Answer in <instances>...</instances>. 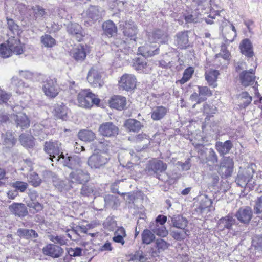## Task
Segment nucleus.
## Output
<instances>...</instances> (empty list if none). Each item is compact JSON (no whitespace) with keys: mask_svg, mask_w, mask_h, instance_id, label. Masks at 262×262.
<instances>
[{"mask_svg":"<svg viewBox=\"0 0 262 262\" xmlns=\"http://www.w3.org/2000/svg\"><path fill=\"white\" fill-rule=\"evenodd\" d=\"M253 164L248 166L243 171H239L236 179V184L242 187H247L252 189L256 185H260L262 183L260 176H254V169Z\"/></svg>","mask_w":262,"mask_h":262,"instance_id":"1","label":"nucleus"},{"mask_svg":"<svg viewBox=\"0 0 262 262\" xmlns=\"http://www.w3.org/2000/svg\"><path fill=\"white\" fill-rule=\"evenodd\" d=\"M43 150L49 156V159L52 161H53L54 159L58 162L64 159V156L62 151L61 143L58 141H46L44 144Z\"/></svg>","mask_w":262,"mask_h":262,"instance_id":"2","label":"nucleus"},{"mask_svg":"<svg viewBox=\"0 0 262 262\" xmlns=\"http://www.w3.org/2000/svg\"><path fill=\"white\" fill-rule=\"evenodd\" d=\"M138 52L141 56L133 60V66L137 71L143 69L147 64L146 57H150L158 54V51L156 50H148V45L139 47Z\"/></svg>","mask_w":262,"mask_h":262,"instance_id":"3","label":"nucleus"},{"mask_svg":"<svg viewBox=\"0 0 262 262\" xmlns=\"http://www.w3.org/2000/svg\"><path fill=\"white\" fill-rule=\"evenodd\" d=\"M79 105L84 108H90L93 104L98 105L100 100L96 95L89 90L81 91L78 95Z\"/></svg>","mask_w":262,"mask_h":262,"instance_id":"4","label":"nucleus"},{"mask_svg":"<svg viewBox=\"0 0 262 262\" xmlns=\"http://www.w3.org/2000/svg\"><path fill=\"white\" fill-rule=\"evenodd\" d=\"M167 36L162 31L156 29L150 32L148 34V41L145 46L148 45V50L157 49L159 52L157 43L165 42Z\"/></svg>","mask_w":262,"mask_h":262,"instance_id":"5","label":"nucleus"},{"mask_svg":"<svg viewBox=\"0 0 262 262\" xmlns=\"http://www.w3.org/2000/svg\"><path fill=\"white\" fill-rule=\"evenodd\" d=\"M108 162L105 154H94L88 160V165L92 169H98L104 166Z\"/></svg>","mask_w":262,"mask_h":262,"instance_id":"6","label":"nucleus"},{"mask_svg":"<svg viewBox=\"0 0 262 262\" xmlns=\"http://www.w3.org/2000/svg\"><path fill=\"white\" fill-rule=\"evenodd\" d=\"M12 55H19L24 52L25 46L21 42L20 38L15 36H10L6 41Z\"/></svg>","mask_w":262,"mask_h":262,"instance_id":"7","label":"nucleus"},{"mask_svg":"<svg viewBox=\"0 0 262 262\" xmlns=\"http://www.w3.org/2000/svg\"><path fill=\"white\" fill-rule=\"evenodd\" d=\"M43 91L46 96L54 98L59 92V88L54 79H47L42 86Z\"/></svg>","mask_w":262,"mask_h":262,"instance_id":"8","label":"nucleus"},{"mask_svg":"<svg viewBox=\"0 0 262 262\" xmlns=\"http://www.w3.org/2000/svg\"><path fill=\"white\" fill-rule=\"evenodd\" d=\"M136 83L137 80L134 75L125 74L121 77L119 86L120 89L128 91L136 88Z\"/></svg>","mask_w":262,"mask_h":262,"instance_id":"9","label":"nucleus"},{"mask_svg":"<svg viewBox=\"0 0 262 262\" xmlns=\"http://www.w3.org/2000/svg\"><path fill=\"white\" fill-rule=\"evenodd\" d=\"M125 36L136 41L137 29L134 22L132 21H122L120 25Z\"/></svg>","mask_w":262,"mask_h":262,"instance_id":"10","label":"nucleus"},{"mask_svg":"<svg viewBox=\"0 0 262 262\" xmlns=\"http://www.w3.org/2000/svg\"><path fill=\"white\" fill-rule=\"evenodd\" d=\"M166 169V164L157 159L150 160L146 167V170L151 174H158L159 173L165 171Z\"/></svg>","mask_w":262,"mask_h":262,"instance_id":"11","label":"nucleus"},{"mask_svg":"<svg viewBox=\"0 0 262 262\" xmlns=\"http://www.w3.org/2000/svg\"><path fill=\"white\" fill-rule=\"evenodd\" d=\"M233 159L229 157H224L220 164L219 172L222 177H230L233 172Z\"/></svg>","mask_w":262,"mask_h":262,"instance_id":"12","label":"nucleus"},{"mask_svg":"<svg viewBox=\"0 0 262 262\" xmlns=\"http://www.w3.org/2000/svg\"><path fill=\"white\" fill-rule=\"evenodd\" d=\"M256 67L255 66L253 69H250L249 70H244L240 73L239 79L243 86H248L254 83L256 79L255 75Z\"/></svg>","mask_w":262,"mask_h":262,"instance_id":"13","label":"nucleus"},{"mask_svg":"<svg viewBox=\"0 0 262 262\" xmlns=\"http://www.w3.org/2000/svg\"><path fill=\"white\" fill-rule=\"evenodd\" d=\"M87 80L88 82L93 87L100 88L103 84L99 72L94 67L92 68L89 71Z\"/></svg>","mask_w":262,"mask_h":262,"instance_id":"14","label":"nucleus"},{"mask_svg":"<svg viewBox=\"0 0 262 262\" xmlns=\"http://www.w3.org/2000/svg\"><path fill=\"white\" fill-rule=\"evenodd\" d=\"M98 131L102 136L111 137L118 134V128L112 122H107L100 125Z\"/></svg>","mask_w":262,"mask_h":262,"instance_id":"15","label":"nucleus"},{"mask_svg":"<svg viewBox=\"0 0 262 262\" xmlns=\"http://www.w3.org/2000/svg\"><path fill=\"white\" fill-rule=\"evenodd\" d=\"M69 178L72 182L82 184L89 181L90 176L88 172L80 169L73 170L69 175Z\"/></svg>","mask_w":262,"mask_h":262,"instance_id":"16","label":"nucleus"},{"mask_svg":"<svg viewBox=\"0 0 262 262\" xmlns=\"http://www.w3.org/2000/svg\"><path fill=\"white\" fill-rule=\"evenodd\" d=\"M42 252L45 255L56 258H58L62 255L63 252V250L59 246L55 244H49L43 248Z\"/></svg>","mask_w":262,"mask_h":262,"instance_id":"17","label":"nucleus"},{"mask_svg":"<svg viewBox=\"0 0 262 262\" xmlns=\"http://www.w3.org/2000/svg\"><path fill=\"white\" fill-rule=\"evenodd\" d=\"M60 162L62 163L64 166H67L73 170L80 169L79 167L82 164L81 158L77 156L68 157L67 158L64 157V159L61 160Z\"/></svg>","mask_w":262,"mask_h":262,"instance_id":"18","label":"nucleus"},{"mask_svg":"<svg viewBox=\"0 0 262 262\" xmlns=\"http://www.w3.org/2000/svg\"><path fill=\"white\" fill-rule=\"evenodd\" d=\"M236 216L241 223L247 224L252 216V209L249 207L241 208L237 212Z\"/></svg>","mask_w":262,"mask_h":262,"instance_id":"19","label":"nucleus"},{"mask_svg":"<svg viewBox=\"0 0 262 262\" xmlns=\"http://www.w3.org/2000/svg\"><path fill=\"white\" fill-rule=\"evenodd\" d=\"M11 84L16 87L15 91L18 94L28 93L31 91V88L29 85L26 84L17 77L14 76L12 78Z\"/></svg>","mask_w":262,"mask_h":262,"instance_id":"20","label":"nucleus"},{"mask_svg":"<svg viewBox=\"0 0 262 262\" xmlns=\"http://www.w3.org/2000/svg\"><path fill=\"white\" fill-rule=\"evenodd\" d=\"M235 223V219L230 215H228L219 220L217 228L219 230H224L225 229H229Z\"/></svg>","mask_w":262,"mask_h":262,"instance_id":"21","label":"nucleus"},{"mask_svg":"<svg viewBox=\"0 0 262 262\" xmlns=\"http://www.w3.org/2000/svg\"><path fill=\"white\" fill-rule=\"evenodd\" d=\"M109 104L111 107L121 110L126 105V98L121 96H114L110 100Z\"/></svg>","mask_w":262,"mask_h":262,"instance_id":"22","label":"nucleus"},{"mask_svg":"<svg viewBox=\"0 0 262 262\" xmlns=\"http://www.w3.org/2000/svg\"><path fill=\"white\" fill-rule=\"evenodd\" d=\"M68 32L73 35H75L76 39L80 41L82 40L83 37V31L81 27L78 24H71L67 27Z\"/></svg>","mask_w":262,"mask_h":262,"instance_id":"23","label":"nucleus"},{"mask_svg":"<svg viewBox=\"0 0 262 262\" xmlns=\"http://www.w3.org/2000/svg\"><path fill=\"white\" fill-rule=\"evenodd\" d=\"M72 57L77 61H82L86 57V53L84 46L79 45L71 51Z\"/></svg>","mask_w":262,"mask_h":262,"instance_id":"24","label":"nucleus"},{"mask_svg":"<svg viewBox=\"0 0 262 262\" xmlns=\"http://www.w3.org/2000/svg\"><path fill=\"white\" fill-rule=\"evenodd\" d=\"M222 31L225 38L229 42L233 41L236 36V31L235 27L229 23H228V24L226 25L225 29H222Z\"/></svg>","mask_w":262,"mask_h":262,"instance_id":"25","label":"nucleus"},{"mask_svg":"<svg viewBox=\"0 0 262 262\" xmlns=\"http://www.w3.org/2000/svg\"><path fill=\"white\" fill-rule=\"evenodd\" d=\"M10 211L18 216H25L27 213L26 206L22 203H14L9 206Z\"/></svg>","mask_w":262,"mask_h":262,"instance_id":"26","label":"nucleus"},{"mask_svg":"<svg viewBox=\"0 0 262 262\" xmlns=\"http://www.w3.org/2000/svg\"><path fill=\"white\" fill-rule=\"evenodd\" d=\"M167 111V108L162 106L155 107L151 113V117L155 121L160 120L166 115Z\"/></svg>","mask_w":262,"mask_h":262,"instance_id":"27","label":"nucleus"},{"mask_svg":"<svg viewBox=\"0 0 262 262\" xmlns=\"http://www.w3.org/2000/svg\"><path fill=\"white\" fill-rule=\"evenodd\" d=\"M68 107L63 104L55 106L53 111L54 116L57 119L66 120L68 118Z\"/></svg>","mask_w":262,"mask_h":262,"instance_id":"28","label":"nucleus"},{"mask_svg":"<svg viewBox=\"0 0 262 262\" xmlns=\"http://www.w3.org/2000/svg\"><path fill=\"white\" fill-rule=\"evenodd\" d=\"M239 48L242 54L251 57L253 55L252 47L251 42L248 39H245L241 42Z\"/></svg>","mask_w":262,"mask_h":262,"instance_id":"29","label":"nucleus"},{"mask_svg":"<svg viewBox=\"0 0 262 262\" xmlns=\"http://www.w3.org/2000/svg\"><path fill=\"white\" fill-rule=\"evenodd\" d=\"M232 147V144L230 140H227L224 143L219 141L215 144L216 149L221 155L228 153Z\"/></svg>","mask_w":262,"mask_h":262,"instance_id":"30","label":"nucleus"},{"mask_svg":"<svg viewBox=\"0 0 262 262\" xmlns=\"http://www.w3.org/2000/svg\"><path fill=\"white\" fill-rule=\"evenodd\" d=\"M219 75L218 71L215 70H210L207 71L205 73V79L209 85L213 88L217 86L216 80Z\"/></svg>","mask_w":262,"mask_h":262,"instance_id":"31","label":"nucleus"},{"mask_svg":"<svg viewBox=\"0 0 262 262\" xmlns=\"http://www.w3.org/2000/svg\"><path fill=\"white\" fill-rule=\"evenodd\" d=\"M13 117L17 126L22 128H27L29 126L30 120L25 114L19 113L17 115H14Z\"/></svg>","mask_w":262,"mask_h":262,"instance_id":"32","label":"nucleus"},{"mask_svg":"<svg viewBox=\"0 0 262 262\" xmlns=\"http://www.w3.org/2000/svg\"><path fill=\"white\" fill-rule=\"evenodd\" d=\"M171 222L173 227L181 230L186 229L185 227L188 223L185 218L179 215L173 216L171 217Z\"/></svg>","mask_w":262,"mask_h":262,"instance_id":"33","label":"nucleus"},{"mask_svg":"<svg viewBox=\"0 0 262 262\" xmlns=\"http://www.w3.org/2000/svg\"><path fill=\"white\" fill-rule=\"evenodd\" d=\"M16 135L12 132H7L5 134L2 135L3 144L7 148L13 147L16 142Z\"/></svg>","mask_w":262,"mask_h":262,"instance_id":"34","label":"nucleus"},{"mask_svg":"<svg viewBox=\"0 0 262 262\" xmlns=\"http://www.w3.org/2000/svg\"><path fill=\"white\" fill-rule=\"evenodd\" d=\"M124 125L129 131L134 132H139L143 127L140 122L133 119L127 120L124 123Z\"/></svg>","mask_w":262,"mask_h":262,"instance_id":"35","label":"nucleus"},{"mask_svg":"<svg viewBox=\"0 0 262 262\" xmlns=\"http://www.w3.org/2000/svg\"><path fill=\"white\" fill-rule=\"evenodd\" d=\"M176 42L180 48H184L188 43V36L187 32H181L177 34Z\"/></svg>","mask_w":262,"mask_h":262,"instance_id":"36","label":"nucleus"},{"mask_svg":"<svg viewBox=\"0 0 262 262\" xmlns=\"http://www.w3.org/2000/svg\"><path fill=\"white\" fill-rule=\"evenodd\" d=\"M149 227L153 233L159 236L164 237L168 235V232L164 225L152 224Z\"/></svg>","mask_w":262,"mask_h":262,"instance_id":"37","label":"nucleus"},{"mask_svg":"<svg viewBox=\"0 0 262 262\" xmlns=\"http://www.w3.org/2000/svg\"><path fill=\"white\" fill-rule=\"evenodd\" d=\"M20 141L21 145L26 148H32L34 145V138L30 135L23 134L20 136Z\"/></svg>","mask_w":262,"mask_h":262,"instance_id":"38","label":"nucleus"},{"mask_svg":"<svg viewBox=\"0 0 262 262\" xmlns=\"http://www.w3.org/2000/svg\"><path fill=\"white\" fill-rule=\"evenodd\" d=\"M17 234L25 238H35L37 237V234L32 229H19L17 231Z\"/></svg>","mask_w":262,"mask_h":262,"instance_id":"39","label":"nucleus"},{"mask_svg":"<svg viewBox=\"0 0 262 262\" xmlns=\"http://www.w3.org/2000/svg\"><path fill=\"white\" fill-rule=\"evenodd\" d=\"M79 139L85 142H91L96 138L95 134L91 130H82L78 133Z\"/></svg>","mask_w":262,"mask_h":262,"instance_id":"40","label":"nucleus"},{"mask_svg":"<svg viewBox=\"0 0 262 262\" xmlns=\"http://www.w3.org/2000/svg\"><path fill=\"white\" fill-rule=\"evenodd\" d=\"M103 29L107 35L113 36L117 33V29L112 21L108 20L103 24Z\"/></svg>","mask_w":262,"mask_h":262,"instance_id":"41","label":"nucleus"},{"mask_svg":"<svg viewBox=\"0 0 262 262\" xmlns=\"http://www.w3.org/2000/svg\"><path fill=\"white\" fill-rule=\"evenodd\" d=\"M142 241L143 244L149 245L155 239V236L153 232L149 229H145L141 234Z\"/></svg>","mask_w":262,"mask_h":262,"instance_id":"42","label":"nucleus"},{"mask_svg":"<svg viewBox=\"0 0 262 262\" xmlns=\"http://www.w3.org/2000/svg\"><path fill=\"white\" fill-rule=\"evenodd\" d=\"M238 99L239 105L246 107L251 103L252 97L247 92H244L239 95Z\"/></svg>","mask_w":262,"mask_h":262,"instance_id":"43","label":"nucleus"},{"mask_svg":"<svg viewBox=\"0 0 262 262\" xmlns=\"http://www.w3.org/2000/svg\"><path fill=\"white\" fill-rule=\"evenodd\" d=\"M8 28L14 35L19 36L22 32L20 27L12 19H7Z\"/></svg>","mask_w":262,"mask_h":262,"instance_id":"44","label":"nucleus"},{"mask_svg":"<svg viewBox=\"0 0 262 262\" xmlns=\"http://www.w3.org/2000/svg\"><path fill=\"white\" fill-rule=\"evenodd\" d=\"M42 46L46 48H52L56 45V40L51 35L45 34L40 38Z\"/></svg>","mask_w":262,"mask_h":262,"instance_id":"45","label":"nucleus"},{"mask_svg":"<svg viewBox=\"0 0 262 262\" xmlns=\"http://www.w3.org/2000/svg\"><path fill=\"white\" fill-rule=\"evenodd\" d=\"M86 15L92 21L97 20L100 16V11L96 6H91L86 11Z\"/></svg>","mask_w":262,"mask_h":262,"instance_id":"46","label":"nucleus"},{"mask_svg":"<svg viewBox=\"0 0 262 262\" xmlns=\"http://www.w3.org/2000/svg\"><path fill=\"white\" fill-rule=\"evenodd\" d=\"M48 238L54 244L60 245H67L68 241L63 236H59L56 234L49 235Z\"/></svg>","mask_w":262,"mask_h":262,"instance_id":"47","label":"nucleus"},{"mask_svg":"<svg viewBox=\"0 0 262 262\" xmlns=\"http://www.w3.org/2000/svg\"><path fill=\"white\" fill-rule=\"evenodd\" d=\"M147 260L146 255L142 251H136L134 254L130 255L129 261L146 262Z\"/></svg>","mask_w":262,"mask_h":262,"instance_id":"48","label":"nucleus"},{"mask_svg":"<svg viewBox=\"0 0 262 262\" xmlns=\"http://www.w3.org/2000/svg\"><path fill=\"white\" fill-rule=\"evenodd\" d=\"M190 233L189 230L184 229L181 231L173 230L171 231V236L176 240L185 239Z\"/></svg>","mask_w":262,"mask_h":262,"instance_id":"49","label":"nucleus"},{"mask_svg":"<svg viewBox=\"0 0 262 262\" xmlns=\"http://www.w3.org/2000/svg\"><path fill=\"white\" fill-rule=\"evenodd\" d=\"M41 182V179L36 172H33L30 173L28 178V182L33 187H36L39 186Z\"/></svg>","mask_w":262,"mask_h":262,"instance_id":"50","label":"nucleus"},{"mask_svg":"<svg viewBox=\"0 0 262 262\" xmlns=\"http://www.w3.org/2000/svg\"><path fill=\"white\" fill-rule=\"evenodd\" d=\"M12 55V54L7 46V42L0 44V56L4 58H8Z\"/></svg>","mask_w":262,"mask_h":262,"instance_id":"51","label":"nucleus"},{"mask_svg":"<svg viewBox=\"0 0 262 262\" xmlns=\"http://www.w3.org/2000/svg\"><path fill=\"white\" fill-rule=\"evenodd\" d=\"M104 200L105 205L112 208L116 207L118 201L116 196L111 194L106 195L104 198Z\"/></svg>","mask_w":262,"mask_h":262,"instance_id":"52","label":"nucleus"},{"mask_svg":"<svg viewBox=\"0 0 262 262\" xmlns=\"http://www.w3.org/2000/svg\"><path fill=\"white\" fill-rule=\"evenodd\" d=\"M45 127L40 124H36L33 127V133L35 136H38L40 140H42L47 136L44 129Z\"/></svg>","mask_w":262,"mask_h":262,"instance_id":"53","label":"nucleus"},{"mask_svg":"<svg viewBox=\"0 0 262 262\" xmlns=\"http://www.w3.org/2000/svg\"><path fill=\"white\" fill-rule=\"evenodd\" d=\"M222 57L225 60V64L227 63L230 58V53L227 50L225 45H223L221 46V51L219 54L216 55V58Z\"/></svg>","mask_w":262,"mask_h":262,"instance_id":"54","label":"nucleus"},{"mask_svg":"<svg viewBox=\"0 0 262 262\" xmlns=\"http://www.w3.org/2000/svg\"><path fill=\"white\" fill-rule=\"evenodd\" d=\"M155 244L157 252L159 253L165 251L169 246V244L162 238H158L156 240Z\"/></svg>","mask_w":262,"mask_h":262,"instance_id":"55","label":"nucleus"},{"mask_svg":"<svg viewBox=\"0 0 262 262\" xmlns=\"http://www.w3.org/2000/svg\"><path fill=\"white\" fill-rule=\"evenodd\" d=\"M194 73L193 68L189 67L187 68L184 72L183 77L180 80L181 84H184L188 81Z\"/></svg>","mask_w":262,"mask_h":262,"instance_id":"56","label":"nucleus"},{"mask_svg":"<svg viewBox=\"0 0 262 262\" xmlns=\"http://www.w3.org/2000/svg\"><path fill=\"white\" fill-rule=\"evenodd\" d=\"M252 246L258 251H262V235H255L253 237Z\"/></svg>","mask_w":262,"mask_h":262,"instance_id":"57","label":"nucleus"},{"mask_svg":"<svg viewBox=\"0 0 262 262\" xmlns=\"http://www.w3.org/2000/svg\"><path fill=\"white\" fill-rule=\"evenodd\" d=\"M32 10L34 13V17L36 19H40L45 14L44 9L39 6H35L32 7Z\"/></svg>","mask_w":262,"mask_h":262,"instance_id":"58","label":"nucleus"},{"mask_svg":"<svg viewBox=\"0 0 262 262\" xmlns=\"http://www.w3.org/2000/svg\"><path fill=\"white\" fill-rule=\"evenodd\" d=\"M206 162H211L212 164H216L218 161L217 156L212 148L209 150L208 155L206 158Z\"/></svg>","mask_w":262,"mask_h":262,"instance_id":"59","label":"nucleus"},{"mask_svg":"<svg viewBox=\"0 0 262 262\" xmlns=\"http://www.w3.org/2000/svg\"><path fill=\"white\" fill-rule=\"evenodd\" d=\"M12 186L20 192H24L28 186V183L22 181H16L13 183Z\"/></svg>","mask_w":262,"mask_h":262,"instance_id":"60","label":"nucleus"},{"mask_svg":"<svg viewBox=\"0 0 262 262\" xmlns=\"http://www.w3.org/2000/svg\"><path fill=\"white\" fill-rule=\"evenodd\" d=\"M11 97L10 94L0 89V104L6 103Z\"/></svg>","mask_w":262,"mask_h":262,"instance_id":"61","label":"nucleus"},{"mask_svg":"<svg viewBox=\"0 0 262 262\" xmlns=\"http://www.w3.org/2000/svg\"><path fill=\"white\" fill-rule=\"evenodd\" d=\"M254 210L256 214L262 212V195L258 197L255 200Z\"/></svg>","mask_w":262,"mask_h":262,"instance_id":"62","label":"nucleus"},{"mask_svg":"<svg viewBox=\"0 0 262 262\" xmlns=\"http://www.w3.org/2000/svg\"><path fill=\"white\" fill-rule=\"evenodd\" d=\"M198 92L201 97L210 96L212 95L211 91L207 86H198Z\"/></svg>","mask_w":262,"mask_h":262,"instance_id":"63","label":"nucleus"},{"mask_svg":"<svg viewBox=\"0 0 262 262\" xmlns=\"http://www.w3.org/2000/svg\"><path fill=\"white\" fill-rule=\"evenodd\" d=\"M94 191L92 186L83 185L81 189V193L84 195H89Z\"/></svg>","mask_w":262,"mask_h":262,"instance_id":"64","label":"nucleus"}]
</instances>
